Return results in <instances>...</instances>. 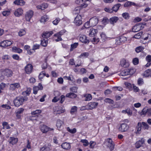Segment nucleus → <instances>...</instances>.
<instances>
[{
  "mask_svg": "<svg viewBox=\"0 0 151 151\" xmlns=\"http://www.w3.org/2000/svg\"><path fill=\"white\" fill-rule=\"evenodd\" d=\"M31 93V89L30 88H28L24 92H23L22 93V94L23 95H26L25 96H29V94H30Z\"/></svg>",
  "mask_w": 151,
  "mask_h": 151,
  "instance_id": "obj_47",
  "label": "nucleus"
},
{
  "mask_svg": "<svg viewBox=\"0 0 151 151\" xmlns=\"http://www.w3.org/2000/svg\"><path fill=\"white\" fill-rule=\"evenodd\" d=\"M77 107L76 106H73L70 111V113L72 114H74L77 111Z\"/></svg>",
  "mask_w": 151,
  "mask_h": 151,
  "instance_id": "obj_41",
  "label": "nucleus"
},
{
  "mask_svg": "<svg viewBox=\"0 0 151 151\" xmlns=\"http://www.w3.org/2000/svg\"><path fill=\"white\" fill-rule=\"evenodd\" d=\"M100 36L101 38L103 40H104V41L106 40L107 38V37L106 36V35L104 33H101L100 35Z\"/></svg>",
  "mask_w": 151,
  "mask_h": 151,
  "instance_id": "obj_57",
  "label": "nucleus"
},
{
  "mask_svg": "<svg viewBox=\"0 0 151 151\" xmlns=\"http://www.w3.org/2000/svg\"><path fill=\"white\" fill-rule=\"evenodd\" d=\"M79 39L81 42L85 44H88L89 42V40L87 39L86 36L84 35H81Z\"/></svg>",
  "mask_w": 151,
  "mask_h": 151,
  "instance_id": "obj_16",
  "label": "nucleus"
},
{
  "mask_svg": "<svg viewBox=\"0 0 151 151\" xmlns=\"http://www.w3.org/2000/svg\"><path fill=\"white\" fill-rule=\"evenodd\" d=\"M121 4H118L114 5L112 8L113 11L116 12L118 10L119 7L121 6Z\"/></svg>",
  "mask_w": 151,
  "mask_h": 151,
  "instance_id": "obj_33",
  "label": "nucleus"
},
{
  "mask_svg": "<svg viewBox=\"0 0 151 151\" xmlns=\"http://www.w3.org/2000/svg\"><path fill=\"white\" fill-rule=\"evenodd\" d=\"M67 129L68 132L72 134L75 133L76 132V129L75 128L72 129H70L69 127H67Z\"/></svg>",
  "mask_w": 151,
  "mask_h": 151,
  "instance_id": "obj_45",
  "label": "nucleus"
},
{
  "mask_svg": "<svg viewBox=\"0 0 151 151\" xmlns=\"http://www.w3.org/2000/svg\"><path fill=\"white\" fill-rule=\"evenodd\" d=\"M89 21L91 27H94L98 24L99 19L98 18L96 17H94L91 18Z\"/></svg>",
  "mask_w": 151,
  "mask_h": 151,
  "instance_id": "obj_6",
  "label": "nucleus"
},
{
  "mask_svg": "<svg viewBox=\"0 0 151 151\" xmlns=\"http://www.w3.org/2000/svg\"><path fill=\"white\" fill-rule=\"evenodd\" d=\"M98 105V103L95 102H91L88 103L87 106L88 109L90 110L96 108Z\"/></svg>",
  "mask_w": 151,
  "mask_h": 151,
  "instance_id": "obj_12",
  "label": "nucleus"
},
{
  "mask_svg": "<svg viewBox=\"0 0 151 151\" xmlns=\"http://www.w3.org/2000/svg\"><path fill=\"white\" fill-rule=\"evenodd\" d=\"M81 142L83 143V145L85 147L88 146L89 144L88 141L86 139H82Z\"/></svg>",
  "mask_w": 151,
  "mask_h": 151,
  "instance_id": "obj_44",
  "label": "nucleus"
},
{
  "mask_svg": "<svg viewBox=\"0 0 151 151\" xmlns=\"http://www.w3.org/2000/svg\"><path fill=\"white\" fill-rule=\"evenodd\" d=\"M113 89L114 91L118 90L119 91H121L122 90V88L120 86L114 87H113Z\"/></svg>",
  "mask_w": 151,
  "mask_h": 151,
  "instance_id": "obj_62",
  "label": "nucleus"
},
{
  "mask_svg": "<svg viewBox=\"0 0 151 151\" xmlns=\"http://www.w3.org/2000/svg\"><path fill=\"white\" fill-rule=\"evenodd\" d=\"M96 145V142L94 141H91L89 143V147L93 149Z\"/></svg>",
  "mask_w": 151,
  "mask_h": 151,
  "instance_id": "obj_48",
  "label": "nucleus"
},
{
  "mask_svg": "<svg viewBox=\"0 0 151 151\" xmlns=\"http://www.w3.org/2000/svg\"><path fill=\"white\" fill-rule=\"evenodd\" d=\"M23 13V10L22 9L19 8L16 10L14 12V15L17 17H19Z\"/></svg>",
  "mask_w": 151,
  "mask_h": 151,
  "instance_id": "obj_19",
  "label": "nucleus"
},
{
  "mask_svg": "<svg viewBox=\"0 0 151 151\" xmlns=\"http://www.w3.org/2000/svg\"><path fill=\"white\" fill-rule=\"evenodd\" d=\"M120 41L122 43H124L127 40V38L126 37L123 36H121L119 37Z\"/></svg>",
  "mask_w": 151,
  "mask_h": 151,
  "instance_id": "obj_50",
  "label": "nucleus"
},
{
  "mask_svg": "<svg viewBox=\"0 0 151 151\" xmlns=\"http://www.w3.org/2000/svg\"><path fill=\"white\" fill-rule=\"evenodd\" d=\"M123 113H127L128 115L131 116L132 114V112L130 109H127L126 110H123L122 111Z\"/></svg>",
  "mask_w": 151,
  "mask_h": 151,
  "instance_id": "obj_38",
  "label": "nucleus"
},
{
  "mask_svg": "<svg viewBox=\"0 0 151 151\" xmlns=\"http://www.w3.org/2000/svg\"><path fill=\"white\" fill-rule=\"evenodd\" d=\"M53 34V32L52 31L44 32L42 35V36L43 38L47 39Z\"/></svg>",
  "mask_w": 151,
  "mask_h": 151,
  "instance_id": "obj_15",
  "label": "nucleus"
},
{
  "mask_svg": "<svg viewBox=\"0 0 151 151\" xmlns=\"http://www.w3.org/2000/svg\"><path fill=\"white\" fill-rule=\"evenodd\" d=\"M137 132L138 133L142 129L144 130H147L149 128V126L145 122H142L141 123L140 122H139L137 125Z\"/></svg>",
  "mask_w": 151,
  "mask_h": 151,
  "instance_id": "obj_2",
  "label": "nucleus"
},
{
  "mask_svg": "<svg viewBox=\"0 0 151 151\" xmlns=\"http://www.w3.org/2000/svg\"><path fill=\"white\" fill-rule=\"evenodd\" d=\"M143 32L141 31V32L138 33L137 34H136L134 36V37L136 39H139L142 35Z\"/></svg>",
  "mask_w": 151,
  "mask_h": 151,
  "instance_id": "obj_51",
  "label": "nucleus"
},
{
  "mask_svg": "<svg viewBox=\"0 0 151 151\" xmlns=\"http://www.w3.org/2000/svg\"><path fill=\"white\" fill-rule=\"evenodd\" d=\"M40 129L43 133H46L49 131L53 130V129L50 128L46 125H43L40 126Z\"/></svg>",
  "mask_w": 151,
  "mask_h": 151,
  "instance_id": "obj_10",
  "label": "nucleus"
},
{
  "mask_svg": "<svg viewBox=\"0 0 151 151\" xmlns=\"http://www.w3.org/2000/svg\"><path fill=\"white\" fill-rule=\"evenodd\" d=\"M109 22V19L106 17H104L101 21L102 24L104 25H106Z\"/></svg>",
  "mask_w": 151,
  "mask_h": 151,
  "instance_id": "obj_30",
  "label": "nucleus"
},
{
  "mask_svg": "<svg viewBox=\"0 0 151 151\" xmlns=\"http://www.w3.org/2000/svg\"><path fill=\"white\" fill-rule=\"evenodd\" d=\"M104 101L106 103H108L111 104H113L114 103V101L113 100L109 98L105 99L104 100Z\"/></svg>",
  "mask_w": 151,
  "mask_h": 151,
  "instance_id": "obj_42",
  "label": "nucleus"
},
{
  "mask_svg": "<svg viewBox=\"0 0 151 151\" xmlns=\"http://www.w3.org/2000/svg\"><path fill=\"white\" fill-rule=\"evenodd\" d=\"M140 25H139L138 24H136L132 27V31L133 32H136L140 31Z\"/></svg>",
  "mask_w": 151,
  "mask_h": 151,
  "instance_id": "obj_26",
  "label": "nucleus"
},
{
  "mask_svg": "<svg viewBox=\"0 0 151 151\" xmlns=\"http://www.w3.org/2000/svg\"><path fill=\"white\" fill-rule=\"evenodd\" d=\"M12 49L13 52H15L20 53L22 52V49L16 47H13Z\"/></svg>",
  "mask_w": 151,
  "mask_h": 151,
  "instance_id": "obj_31",
  "label": "nucleus"
},
{
  "mask_svg": "<svg viewBox=\"0 0 151 151\" xmlns=\"http://www.w3.org/2000/svg\"><path fill=\"white\" fill-rule=\"evenodd\" d=\"M129 69H126L123 70L121 73V74L122 76H125L129 75L128 72Z\"/></svg>",
  "mask_w": 151,
  "mask_h": 151,
  "instance_id": "obj_35",
  "label": "nucleus"
},
{
  "mask_svg": "<svg viewBox=\"0 0 151 151\" xmlns=\"http://www.w3.org/2000/svg\"><path fill=\"white\" fill-rule=\"evenodd\" d=\"M137 83L139 85H141L144 83L143 79L139 78L137 81Z\"/></svg>",
  "mask_w": 151,
  "mask_h": 151,
  "instance_id": "obj_58",
  "label": "nucleus"
},
{
  "mask_svg": "<svg viewBox=\"0 0 151 151\" xmlns=\"http://www.w3.org/2000/svg\"><path fill=\"white\" fill-rule=\"evenodd\" d=\"M50 145L48 144L45 145L40 149V151H50Z\"/></svg>",
  "mask_w": 151,
  "mask_h": 151,
  "instance_id": "obj_17",
  "label": "nucleus"
},
{
  "mask_svg": "<svg viewBox=\"0 0 151 151\" xmlns=\"http://www.w3.org/2000/svg\"><path fill=\"white\" fill-rule=\"evenodd\" d=\"M145 141V139L143 138H142L141 140L137 141L135 144V147L137 148H139L144 143Z\"/></svg>",
  "mask_w": 151,
  "mask_h": 151,
  "instance_id": "obj_14",
  "label": "nucleus"
},
{
  "mask_svg": "<svg viewBox=\"0 0 151 151\" xmlns=\"http://www.w3.org/2000/svg\"><path fill=\"white\" fill-rule=\"evenodd\" d=\"M97 32V29L93 28L91 29L89 31V35L90 37H93L95 36Z\"/></svg>",
  "mask_w": 151,
  "mask_h": 151,
  "instance_id": "obj_24",
  "label": "nucleus"
},
{
  "mask_svg": "<svg viewBox=\"0 0 151 151\" xmlns=\"http://www.w3.org/2000/svg\"><path fill=\"white\" fill-rule=\"evenodd\" d=\"M129 126L125 123L121 124L120 127L119 128V130L122 132L127 131L129 129Z\"/></svg>",
  "mask_w": 151,
  "mask_h": 151,
  "instance_id": "obj_8",
  "label": "nucleus"
},
{
  "mask_svg": "<svg viewBox=\"0 0 151 151\" xmlns=\"http://www.w3.org/2000/svg\"><path fill=\"white\" fill-rule=\"evenodd\" d=\"M142 114L144 115L147 114L148 116L151 115V108L146 109H144L142 111Z\"/></svg>",
  "mask_w": 151,
  "mask_h": 151,
  "instance_id": "obj_22",
  "label": "nucleus"
},
{
  "mask_svg": "<svg viewBox=\"0 0 151 151\" xmlns=\"http://www.w3.org/2000/svg\"><path fill=\"white\" fill-rule=\"evenodd\" d=\"M62 147L64 149L68 150L70 148V143L67 142L63 143L61 145Z\"/></svg>",
  "mask_w": 151,
  "mask_h": 151,
  "instance_id": "obj_21",
  "label": "nucleus"
},
{
  "mask_svg": "<svg viewBox=\"0 0 151 151\" xmlns=\"http://www.w3.org/2000/svg\"><path fill=\"white\" fill-rule=\"evenodd\" d=\"M13 3L16 5L20 6H23L25 3V1L23 0H16Z\"/></svg>",
  "mask_w": 151,
  "mask_h": 151,
  "instance_id": "obj_23",
  "label": "nucleus"
},
{
  "mask_svg": "<svg viewBox=\"0 0 151 151\" xmlns=\"http://www.w3.org/2000/svg\"><path fill=\"white\" fill-rule=\"evenodd\" d=\"M20 87L19 83H11L9 85V90L12 91L15 90L16 88L18 89Z\"/></svg>",
  "mask_w": 151,
  "mask_h": 151,
  "instance_id": "obj_9",
  "label": "nucleus"
},
{
  "mask_svg": "<svg viewBox=\"0 0 151 151\" xmlns=\"http://www.w3.org/2000/svg\"><path fill=\"white\" fill-rule=\"evenodd\" d=\"M10 141L9 142V143L12 145H14L17 143L18 141L17 138H15L13 137H10Z\"/></svg>",
  "mask_w": 151,
  "mask_h": 151,
  "instance_id": "obj_29",
  "label": "nucleus"
},
{
  "mask_svg": "<svg viewBox=\"0 0 151 151\" xmlns=\"http://www.w3.org/2000/svg\"><path fill=\"white\" fill-rule=\"evenodd\" d=\"M2 125L4 128L7 129H9L10 128V127L9 126L7 122H4L2 123Z\"/></svg>",
  "mask_w": 151,
  "mask_h": 151,
  "instance_id": "obj_46",
  "label": "nucleus"
},
{
  "mask_svg": "<svg viewBox=\"0 0 151 151\" xmlns=\"http://www.w3.org/2000/svg\"><path fill=\"white\" fill-rule=\"evenodd\" d=\"M26 33V31L24 29H20L18 32V34L19 36L21 37L24 35Z\"/></svg>",
  "mask_w": 151,
  "mask_h": 151,
  "instance_id": "obj_39",
  "label": "nucleus"
},
{
  "mask_svg": "<svg viewBox=\"0 0 151 151\" xmlns=\"http://www.w3.org/2000/svg\"><path fill=\"white\" fill-rule=\"evenodd\" d=\"M2 73L5 76L7 77L12 76L13 74L12 71L10 69H8L4 70L2 71Z\"/></svg>",
  "mask_w": 151,
  "mask_h": 151,
  "instance_id": "obj_11",
  "label": "nucleus"
},
{
  "mask_svg": "<svg viewBox=\"0 0 151 151\" xmlns=\"http://www.w3.org/2000/svg\"><path fill=\"white\" fill-rule=\"evenodd\" d=\"M144 48L142 46H139L136 48L135 50L136 52L139 53L142 52Z\"/></svg>",
  "mask_w": 151,
  "mask_h": 151,
  "instance_id": "obj_37",
  "label": "nucleus"
},
{
  "mask_svg": "<svg viewBox=\"0 0 151 151\" xmlns=\"http://www.w3.org/2000/svg\"><path fill=\"white\" fill-rule=\"evenodd\" d=\"M106 142H107V146L109 148L111 151L113 150L114 147V142L111 139L109 138L106 139Z\"/></svg>",
  "mask_w": 151,
  "mask_h": 151,
  "instance_id": "obj_4",
  "label": "nucleus"
},
{
  "mask_svg": "<svg viewBox=\"0 0 151 151\" xmlns=\"http://www.w3.org/2000/svg\"><path fill=\"white\" fill-rule=\"evenodd\" d=\"M4 41L6 47L10 46L12 44V42L10 41L6 40Z\"/></svg>",
  "mask_w": 151,
  "mask_h": 151,
  "instance_id": "obj_49",
  "label": "nucleus"
},
{
  "mask_svg": "<svg viewBox=\"0 0 151 151\" xmlns=\"http://www.w3.org/2000/svg\"><path fill=\"white\" fill-rule=\"evenodd\" d=\"M64 112V110L60 106H56L54 109V113L55 114H60Z\"/></svg>",
  "mask_w": 151,
  "mask_h": 151,
  "instance_id": "obj_5",
  "label": "nucleus"
},
{
  "mask_svg": "<svg viewBox=\"0 0 151 151\" xmlns=\"http://www.w3.org/2000/svg\"><path fill=\"white\" fill-rule=\"evenodd\" d=\"M135 70L133 68H131L130 69H129L128 72L129 73V75H132L135 72Z\"/></svg>",
  "mask_w": 151,
  "mask_h": 151,
  "instance_id": "obj_63",
  "label": "nucleus"
},
{
  "mask_svg": "<svg viewBox=\"0 0 151 151\" xmlns=\"http://www.w3.org/2000/svg\"><path fill=\"white\" fill-rule=\"evenodd\" d=\"M132 62L134 65H137L139 63V59L137 58H134L133 59Z\"/></svg>",
  "mask_w": 151,
  "mask_h": 151,
  "instance_id": "obj_55",
  "label": "nucleus"
},
{
  "mask_svg": "<svg viewBox=\"0 0 151 151\" xmlns=\"http://www.w3.org/2000/svg\"><path fill=\"white\" fill-rule=\"evenodd\" d=\"M84 97H85V101H89L92 99V96L90 94H86L84 96Z\"/></svg>",
  "mask_w": 151,
  "mask_h": 151,
  "instance_id": "obj_32",
  "label": "nucleus"
},
{
  "mask_svg": "<svg viewBox=\"0 0 151 151\" xmlns=\"http://www.w3.org/2000/svg\"><path fill=\"white\" fill-rule=\"evenodd\" d=\"M84 27L86 28H88L91 27L90 24V21H88L87 22H86L84 25Z\"/></svg>",
  "mask_w": 151,
  "mask_h": 151,
  "instance_id": "obj_61",
  "label": "nucleus"
},
{
  "mask_svg": "<svg viewBox=\"0 0 151 151\" xmlns=\"http://www.w3.org/2000/svg\"><path fill=\"white\" fill-rule=\"evenodd\" d=\"M89 55V53L88 52H83L81 53L80 56V58L83 57L84 58L87 57Z\"/></svg>",
  "mask_w": 151,
  "mask_h": 151,
  "instance_id": "obj_53",
  "label": "nucleus"
},
{
  "mask_svg": "<svg viewBox=\"0 0 151 151\" xmlns=\"http://www.w3.org/2000/svg\"><path fill=\"white\" fill-rule=\"evenodd\" d=\"M81 19V16L80 15H77L74 20V23L76 25L79 26L82 24V21Z\"/></svg>",
  "mask_w": 151,
  "mask_h": 151,
  "instance_id": "obj_3",
  "label": "nucleus"
},
{
  "mask_svg": "<svg viewBox=\"0 0 151 151\" xmlns=\"http://www.w3.org/2000/svg\"><path fill=\"white\" fill-rule=\"evenodd\" d=\"M77 95L73 92H70L67 93L65 96L66 97L71 99H74L76 97Z\"/></svg>",
  "mask_w": 151,
  "mask_h": 151,
  "instance_id": "obj_25",
  "label": "nucleus"
},
{
  "mask_svg": "<svg viewBox=\"0 0 151 151\" xmlns=\"http://www.w3.org/2000/svg\"><path fill=\"white\" fill-rule=\"evenodd\" d=\"M41 44L42 46L45 47H46L48 43V40H45V38H42L41 40Z\"/></svg>",
  "mask_w": 151,
  "mask_h": 151,
  "instance_id": "obj_28",
  "label": "nucleus"
},
{
  "mask_svg": "<svg viewBox=\"0 0 151 151\" xmlns=\"http://www.w3.org/2000/svg\"><path fill=\"white\" fill-rule=\"evenodd\" d=\"M122 16L123 17L126 19H129L130 16L128 13L125 12L122 14Z\"/></svg>",
  "mask_w": 151,
  "mask_h": 151,
  "instance_id": "obj_40",
  "label": "nucleus"
},
{
  "mask_svg": "<svg viewBox=\"0 0 151 151\" xmlns=\"http://www.w3.org/2000/svg\"><path fill=\"white\" fill-rule=\"evenodd\" d=\"M66 32L65 30H63L60 31L59 32L55 34L54 35V36H58V35H59L61 36L63 35V34Z\"/></svg>",
  "mask_w": 151,
  "mask_h": 151,
  "instance_id": "obj_54",
  "label": "nucleus"
},
{
  "mask_svg": "<svg viewBox=\"0 0 151 151\" xmlns=\"http://www.w3.org/2000/svg\"><path fill=\"white\" fill-rule=\"evenodd\" d=\"M60 19L59 18H57L52 22L53 24L55 25H57L60 22Z\"/></svg>",
  "mask_w": 151,
  "mask_h": 151,
  "instance_id": "obj_60",
  "label": "nucleus"
},
{
  "mask_svg": "<svg viewBox=\"0 0 151 151\" xmlns=\"http://www.w3.org/2000/svg\"><path fill=\"white\" fill-rule=\"evenodd\" d=\"M28 100V97L27 96H17L13 100L14 105L18 107L22 105L23 103Z\"/></svg>",
  "mask_w": 151,
  "mask_h": 151,
  "instance_id": "obj_1",
  "label": "nucleus"
},
{
  "mask_svg": "<svg viewBox=\"0 0 151 151\" xmlns=\"http://www.w3.org/2000/svg\"><path fill=\"white\" fill-rule=\"evenodd\" d=\"M48 19V18L47 16L46 15H44L43 16H42L41 18L40 21L41 22H45L47 21Z\"/></svg>",
  "mask_w": 151,
  "mask_h": 151,
  "instance_id": "obj_43",
  "label": "nucleus"
},
{
  "mask_svg": "<svg viewBox=\"0 0 151 151\" xmlns=\"http://www.w3.org/2000/svg\"><path fill=\"white\" fill-rule=\"evenodd\" d=\"M78 45V42H75L71 45L70 48V51H72L74 49L76 48Z\"/></svg>",
  "mask_w": 151,
  "mask_h": 151,
  "instance_id": "obj_36",
  "label": "nucleus"
},
{
  "mask_svg": "<svg viewBox=\"0 0 151 151\" xmlns=\"http://www.w3.org/2000/svg\"><path fill=\"white\" fill-rule=\"evenodd\" d=\"M78 88L77 87H73L70 88V90L71 91L74 93H76L77 92V90Z\"/></svg>",
  "mask_w": 151,
  "mask_h": 151,
  "instance_id": "obj_59",
  "label": "nucleus"
},
{
  "mask_svg": "<svg viewBox=\"0 0 151 151\" xmlns=\"http://www.w3.org/2000/svg\"><path fill=\"white\" fill-rule=\"evenodd\" d=\"M63 122L60 119L57 120L56 124V126L58 128L60 129L62 125Z\"/></svg>",
  "mask_w": 151,
  "mask_h": 151,
  "instance_id": "obj_34",
  "label": "nucleus"
},
{
  "mask_svg": "<svg viewBox=\"0 0 151 151\" xmlns=\"http://www.w3.org/2000/svg\"><path fill=\"white\" fill-rule=\"evenodd\" d=\"M10 13L9 11H5L2 12V14L4 16H7L10 14Z\"/></svg>",
  "mask_w": 151,
  "mask_h": 151,
  "instance_id": "obj_56",
  "label": "nucleus"
},
{
  "mask_svg": "<svg viewBox=\"0 0 151 151\" xmlns=\"http://www.w3.org/2000/svg\"><path fill=\"white\" fill-rule=\"evenodd\" d=\"M34 12L32 10H29L25 15V17L26 21H29L31 19L33 15Z\"/></svg>",
  "mask_w": 151,
  "mask_h": 151,
  "instance_id": "obj_7",
  "label": "nucleus"
},
{
  "mask_svg": "<svg viewBox=\"0 0 151 151\" xmlns=\"http://www.w3.org/2000/svg\"><path fill=\"white\" fill-rule=\"evenodd\" d=\"M41 111L40 110L37 109L35 111H32L31 112V114L32 115H36L38 114L41 113Z\"/></svg>",
  "mask_w": 151,
  "mask_h": 151,
  "instance_id": "obj_52",
  "label": "nucleus"
},
{
  "mask_svg": "<svg viewBox=\"0 0 151 151\" xmlns=\"http://www.w3.org/2000/svg\"><path fill=\"white\" fill-rule=\"evenodd\" d=\"M33 67L31 64L27 65L25 68V71L27 74H30L32 71Z\"/></svg>",
  "mask_w": 151,
  "mask_h": 151,
  "instance_id": "obj_13",
  "label": "nucleus"
},
{
  "mask_svg": "<svg viewBox=\"0 0 151 151\" xmlns=\"http://www.w3.org/2000/svg\"><path fill=\"white\" fill-rule=\"evenodd\" d=\"M12 58L15 60H19V57L17 55L14 54L12 55Z\"/></svg>",
  "mask_w": 151,
  "mask_h": 151,
  "instance_id": "obj_64",
  "label": "nucleus"
},
{
  "mask_svg": "<svg viewBox=\"0 0 151 151\" xmlns=\"http://www.w3.org/2000/svg\"><path fill=\"white\" fill-rule=\"evenodd\" d=\"M120 64L122 66L126 68L128 67L129 65V63L127 62L126 60L123 59H122L120 61Z\"/></svg>",
  "mask_w": 151,
  "mask_h": 151,
  "instance_id": "obj_18",
  "label": "nucleus"
},
{
  "mask_svg": "<svg viewBox=\"0 0 151 151\" xmlns=\"http://www.w3.org/2000/svg\"><path fill=\"white\" fill-rule=\"evenodd\" d=\"M144 76L146 77H151V69H148L146 70L144 74Z\"/></svg>",
  "mask_w": 151,
  "mask_h": 151,
  "instance_id": "obj_27",
  "label": "nucleus"
},
{
  "mask_svg": "<svg viewBox=\"0 0 151 151\" xmlns=\"http://www.w3.org/2000/svg\"><path fill=\"white\" fill-rule=\"evenodd\" d=\"M118 20L119 18L118 17H113L109 19V22L111 24L114 25V24L116 23Z\"/></svg>",
  "mask_w": 151,
  "mask_h": 151,
  "instance_id": "obj_20",
  "label": "nucleus"
}]
</instances>
